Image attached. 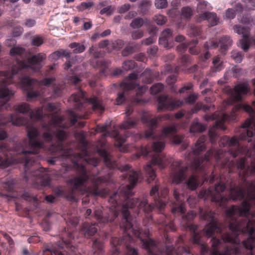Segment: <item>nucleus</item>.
Instances as JSON below:
<instances>
[{
    "instance_id": "nucleus-45",
    "label": "nucleus",
    "mask_w": 255,
    "mask_h": 255,
    "mask_svg": "<svg viewBox=\"0 0 255 255\" xmlns=\"http://www.w3.org/2000/svg\"><path fill=\"white\" fill-rule=\"evenodd\" d=\"M94 5V3L92 1L87 2H82L78 6V8L81 11H84L86 9H89Z\"/></svg>"
},
{
    "instance_id": "nucleus-4",
    "label": "nucleus",
    "mask_w": 255,
    "mask_h": 255,
    "mask_svg": "<svg viewBox=\"0 0 255 255\" xmlns=\"http://www.w3.org/2000/svg\"><path fill=\"white\" fill-rule=\"evenodd\" d=\"M130 168L131 166L128 164L125 165L121 168L122 171L129 170V174L128 175L129 184L120 189L119 197L121 200L126 202L130 200L129 203V205L132 204V200H136V201L133 202L134 207L129 209V210H132L137 216H139L141 214L144 213L145 216L151 221H153V219L152 216L149 214L150 212L155 209L158 210L161 212V214L157 220V223L164 227L165 230L167 231L168 229L173 231H175L176 228L173 221L169 219L165 214L162 213V210L164 208L166 203L168 200V189L164 187L159 191L160 184L156 180L154 186L152 187L150 191V196L153 199V203L148 204L146 198H143L142 201H139L138 198H132L133 196L132 190L140 177L141 172L139 171L130 170Z\"/></svg>"
},
{
    "instance_id": "nucleus-46",
    "label": "nucleus",
    "mask_w": 255,
    "mask_h": 255,
    "mask_svg": "<svg viewBox=\"0 0 255 255\" xmlns=\"http://www.w3.org/2000/svg\"><path fill=\"white\" fill-rule=\"evenodd\" d=\"M25 49L19 46L12 47L10 50V55L11 56L20 55L23 53Z\"/></svg>"
},
{
    "instance_id": "nucleus-40",
    "label": "nucleus",
    "mask_w": 255,
    "mask_h": 255,
    "mask_svg": "<svg viewBox=\"0 0 255 255\" xmlns=\"http://www.w3.org/2000/svg\"><path fill=\"white\" fill-rule=\"evenodd\" d=\"M164 88V85L160 83H158L154 84L150 89V93L152 95H156L161 92Z\"/></svg>"
},
{
    "instance_id": "nucleus-19",
    "label": "nucleus",
    "mask_w": 255,
    "mask_h": 255,
    "mask_svg": "<svg viewBox=\"0 0 255 255\" xmlns=\"http://www.w3.org/2000/svg\"><path fill=\"white\" fill-rule=\"evenodd\" d=\"M5 103L0 105V110L3 108ZM28 119L17 114H9L6 118L3 115L0 114V126H4L8 123H11L14 126H20L26 125L28 122Z\"/></svg>"
},
{
    "instance_id": "nucleus-9",
    "label": "nucleus",
    "mask_w": 255,
    "mask_h": 255,
    "mask_svg": "<svg viewBox=\"0 0 255 255\" xmlns=\"http://www.w3.org/2000/svg\"><path fill=\"white\" fill-rule=\"evenodd\" d=\"M43 55L39 54L27 59V61L17 60L16 65L12 67L11 71H0V99H5L6 102L13 96L14 92L9 89L7 86L16 83L15 76L19 72L32 69L36 70L39 68V63Z\"/></svg>"
},
{
    "instance_id": "nucleus-7",
    "label": "nucleus",
    "mask_w": 255,
    "mask_h": 255,
    "mask_svg": "<svg viewBox=\"0 0 255 255\" xmlns=\"http://www.w3.org/2000/svg\"><path fill=\"white\" fill-rule=\"evenodd\" d=\"M176 131V126L175 124L164 127L161 134L159 136L157 141L152 143L151 149H149V147H145L142 154L145 156H151L150 163L144 167L148 183L153 181L156 176L152 165H157L161 169L164 168L165 166V156L161 153L165 146L164 138L167 136L172 137V141L175 144H180L182 141L183 138L182 136L175 135Z\"/></svg>"
},
{
    "instance_id": "nucleus-13",
    "label": "nucleus",
    "mask_w": 255,
    "mask_h": 255,
    "mask_svg": "<svg viewBox=\"0 0 255 255\" xmlns=\"http://www.w3.org/2000/svg\"><path fill=\"white\" fill-rule=\"evenodd\" d=\"M173 196L175 201L171 203V212L174 216H180L184 221H189L192 220L195 215L193 211L189 212L185 214L186 210L185 209V203L184 201L183 195L179 194L176 189L173 190Z\"/></svg>"
},
{
    "instance_id": "nucleus-42",
    "label": "nucleus",
    "mask_w": 255,
    "mask_h": 255,
    "mask_svg": "<svg viewBox=\"0 0 255 255\" xmlns=\"http://www.w3.org/2000/svg\"><path fill=\"white\" fill-rule=\"evenodd\" d=\"M231 57L237 63H241L243 60L244 54L241 52L233 50L231 52Z\"/></svg>"
},
{
    "instance_id": "nucleus-34",
    "label": "nucleus",
    "mask_w": 255,
    "mask_h": 255,
    "mask_svg": "<svg viewBox=\"0 0 255 255\" xmlns=\"http://www.w3.org/2000/svg\"><path fill=\"white\" fill-rule=\"evenodd\" d=\"M206 129V126L199 122H194L190 128V131L192 133L202 132Z\"/></svg>"
},
{
    "instance_id": "nucleus-57",
    "label": "nucleus",
    "mask_w": 255,
    "mask_h": 255,
    "mask_svg": "<svg viewBox=\"0 0 255 255\" xmlns=\"http://www.w3.org/2000/svg\"><path fill=\"white\" fill-rule=\"evenodd\" d=\"M155 5L157 8H164L167 6V0H155Z\"/></svg>"
},
{
    "instance_id": "nucleus-25",
    "label": "nucleus",
    "mask_w": 255,
    "mask_h": 255,
    "mask_svg": "<svg viewBox=\"0 0 255 255\" xmlns=\"http://www.w3.org/2000/svg\"><path fill=\"white\" fill-rule=\"evenodd\" d=\"M173 40V31L170 28L164 29L159 38V44L164 48L170 47V44Z\"/></svg>"
},
{
    "instance_id": "nucleus-37",
    "label": "nucleus",
    "mask_w": 255,
    "mask_h": 255,
    "mask_svg": "<svg viewBox=\"0 0 255 255\" xmlns=\"http://www.w3.org/2000/svg\"><path fill=\"white\" fill-rule=\"evenodd\" d=\"M213 67H212L213 72H217L221 71L223 68V63L221 61L219 56H215L213 60Z\"/></svg>"
},
{
    "instance_id": "nucleus-32",
    "label": "nucleus",
    "mask_w": 255,
    "mask_h": 255,
    "mask_svg": "<svg viewBox=\"0 0 255 255\" xmlns=\"http://www.w3.org/2000/svg\"><path fill=\"white\" fill-rule=\"evenodd\" d=\"M22 198L33 204L35 208L39 206L40 200L38 199L37 196L33 195L31 192H25L22 195Z\"/></svg>"
},
{
    "instance_id": "nucleus-26",
    "label": "nucleus",
    "mask_w": 255,
    "mask_h": 255,
    "mask_svg": "<svg viewBox=\"0 0 255 255\" xmlns=\"http://www.w3.org/2000/svg\"><path fill=\"white\" fill-rule=\"evenodd\" d=\"M207 20L211 26L216 25L219 21L216 13L213 12H204L199 14L198 21Z\"/></svg>"
},
{
    "instance_id": "nucleus-12",
    "label": "nucleus",
    "mask_w": 255,
    "mask_h": 255,
    "mask_svg": "<svg viewBox=\"0 0 255 255\" xmlns=\"http://www.w3.org/2000/svg\"><path fill=\"white\" fill-rule=\"evenodd\" d=\"M70 100L78 105L77 108L79 109H82L84 107L85 103H89L92 105L94 111L102 113L105 110L101 100L95 96L87 98L85 93L81 90H79L77 93L73 94L70 97Z\"/></svg>"
},
{
    "instance_id": "nucleus-60",
    "label": "nucleus",
    "mask_w": 255,
    "mask_h": 255,
    "mask_svg": "<svg viewBox=\"0 0 255 255\" xmlns=\"http://www.w3.org/2000/svg\"><path fill=\"white\" fill-rule=\"evenodd\" d=\"M227 19H233L236 16V12L234 9L228 8L226 11L225 14Z\"/></svg>"
},
{
    "instance_id": "nucleus-30",
    "label": "nucleus",
    "mask_w": 255,
    "mask_h": 255,
    "mask_svg": "<svg viewBox=\"0 0 255 255\" xmlns=\"http://www.w3.org/2000/svg\"><path fill=\"white\" fill-rule=\"evenodd\" d=\"M233 41L229 36H223L219 39L220 51L225 53L232 46Z\"/></svg>"
},
{
    "instance_id": "nucleus-16",
    "label": "nucleus",
    "mask_w": 255,
    "mask_h": 255,
    "mask_svg": "<svg viewBox=\"0 0 255 255\" xmlns=\"http://www.w3.org/2000/svg\"><path fill=\"white\" fill-rule=\"evenodd\" d=\"M158 111H172L176 108L181 107L184 102L182 100H176L168 95H160L157 99Z\"/></svg>"
},
{
    "instance_id": "nucleus-47",
    "label": "nucleus",
    "mask_w": 255,
    "mask_h": 255,
    "mask_svg": "<svg viewBox=\"0 0 255 255\" xmlns=\"http://www.w3.org/2000/svg\"><path fill=\"white\" fill-rule=\"evenodd\" d=\"M219 45V40H212L206 42L204 44V47L206 49H214L217 48Z\"/></svg>"
},
{
    "instance_id": "nucleus-38",
    "label": "nucleus",
    "mask_w": 255,
    "mask_h": 255,
    "mask_svg": "<svg viewBox=\"0 0 255 255\" xmlns=\"http://www.w3.org/2000/svg\"><path fill=\"white\" fill-rule=\"evenodd\" d=\"M69 46L70 48L73 49V52L75 54L82 53L85 50L84 44L77 42H72L69 44Z\"/></svg>"
},
{
    "instance_id": "nucleus-61",
    "label": "nucleus",
    "mask_w": 255,
    "mask_h": 255,
    "mask_svg": "<svg viewBox=\"0 0 255 255\" xmlns=\"http://www.w3.org/2000/svg\"><path fill=\"white\" fill-rule=\"evenodd\" d=\"M125 138L123 137L120 139V141H118L116 144V146L120 148V150L124 152H127L128 151V149L126 147H123V144L125 142Z\"/></svg>"
},
{
    "instance_id": "nucleus-62",
    "label": "nucleus",
    "mask_w": 255,
    "mask_h": 255,
    "mask_svg": "<svg viewBox=\"0 0 255 255\" xmlns=\"http://www.w3.org/2000/svg\"><path fill=\"white\" fill-rule=\"evenodd\" d=\"M112 44L114 49H120L123 47L124 43L123 40L118 39L114 42Z\"/></svg>"
},
{
    "instance_id": "nucleus-35",
    "label": "nucleus",
    "mask_w": 255,
    "mask_h": 255,
    "mask_svg": "<svg viewBox=\"0 0 255 255\" xmlns=\"http://www.w3.org/2000/svg\"><path fill=\"white\" fill-rule=\"evenodd\" d=\"M43 254H47V255H69L67 252H59L55 248H51L49 245L43 250Z\"/></svg>"
},
{
    "instance_id": "nucleus-64",
    "label": "nucleus",
    "mask_w": 255,
    "mask_h": 255,
    "mask_svg": "<svg viewBox=\"0 0 255 255\" xmlns=\"http://www.w3.org/2000/svg\"><path fill=\"white\" fill-rule=\"evenodd\" d=\"M177 80L176 76L174 75L169 76L166 79V82L168 85H171L174 84Z\"/></svg>"
},
{
    "instance_id": "nucleus-36",
    "label": "nucleus",
    "mask_w": 255,
    "mask_h": 255,
    "mask_svg": "<svg viewBox=\"0 0 255 255\" xmlns=\"http://www.w3.org/2000/svg\"><path fill=\"white\" fill-rule=\"evenodd\" d=\"M185 183L187 187L191 190H195L198 186L197 178L194 175H191Z\"/></svg>"
},
{
    "instance_id": "nucleus-53",
    "label": "nucleus",
    "mask_w": 255,
    "mask_h": 255,
    "mask_svg": "<svg viewBox=\"0 0 255 255\" xmlns=\"http://www.w3.org/2000/svg\"><path fill=\"white\" fill-rule=\"evenodd\" d=\"M197 99V96L195 93L190 94L187 97L185 98V102L186 103L193 104Z\"/></svg>"
},
{
    "instance_id": "nucleus-59",
    "label": "nucleus",
    "mask_w": 255,
    "mask_h": 255,
    "mask_svg": "<svg viewBox=\"0 0 255 255\" xmlns=\"http://www.w3.org/2000/svg\"><path fill=\"white\" fill-rule=\"evenodd\" d=\"M143 36V32L141 30H134L131 33V37L133 39L141 38Z\"/></svg>"
},
{
    "instance_id": "nucleus-56",
    "label": "nucleus",
    "mask_w": 255,
    "mask_h": 255,
    "mask_svg": "<svg viewBox=\"0 0 255 255\" xmlns=\"http://www.w3.org/2000/svg\"><path fill=\"white\" fill-rule=\"evenodd\" d=\"M246 4V8L248 10L255 9V0H242Z\"/></svg>"
},
{
    "instance_id": "nucleus-50",
    "label": "nucleus",
    "mask_w": 255,
    "mask_h": 255,
    "mask_svg": "<svg viewBox=\"0 0 255 255\" xmlns=\"http://www.w3.org/2000/svg\"><path fill=\"white\" fill-rule=\"evenodd\" d=\"M150 5V3L149 1H142L139 6V8L140 9L141 12L143 14L145 13L149 9Z\"/></svg>"
},
{
    "instance_id": "nucleus-54",
    "label": "nucleus",
    "mask_w": 255,
    "mask_h": 255,
    "mask_svg": "<svg viewBox=\"0 0 255 255\" xmlns=\"http://www.w3.org/2000/svg\"><path fill=\"white\" fill-rule=\"evenodd\" d=\"M62 89L59 86H54L53 87V92L52 97L54 98L61 96L62 94Z\"/></svg>"
},
{
    "instance_id": "nucleus-31",
    "label": "nucleus",
    "mask_w": 255,
    "mask_h": 255,
    "mask_svg": "<svg viewBox=\"0 0 255 255\" xmlns=\"http://www.w3.org/2000/svg\"><path fill=\"white\" fill-rule=\"evenodd\" d=\"M139 121L138 118H128L121 126L122 128L127 129L135 128Z\"/></svg>"
},
{
    "instance_id": "nucleus-5",
    "label": "nucleus",
    "mask_w": 255,
    "mask_h": 255,
    "mask_svg": "<svg viewBox=\"0 0 255 255\" xmlns=\"http://www.w3.org/2000/svg\"><path fill=\"white\" fill-rule=\"evenodd\" d=\"M200 218L208 223L205 228L200 232L198 226L193 224H186L192 232V240L196 244L200 246L201 255H236L239 252L238 247H228L226 246L223 252L219 251L222 244L229 243L225 242L223 236L232 232H223L222 227L215 216V213L209 208L199 207Z\"/></svg>"
},
{
    "instance_id": "nucleus-11",
    "label": "nucleus",
    "mask_w": 255,
    "mask_h": 255,
    "mask_svg": "<svg viewBox=\"0 0 255 255\" xmlns=\"http://www.w3.org/2000/svg\"><path fill=\"white\" fill-rule=\"evenodd\" d=\"M138 78V74L133 72L129 74L126 82L121 83V87L124 91L118 94L116 101L117 105H120L123 104L126 100L125 95L127 92L134 89H136V97L133 99L134 102L136 103H140L143 102L140 97L147 91L148 87L146 85L139 86V84L136 82Z\"/></svg>"
},
{
    "instance_id": "nucleus-29",
    "label": "nucleus",
    "mask_w": 255,
    "mask_h": 255,
    "mask_svg": "<svg viewBox=\"0 0 255 255\" xmlns=\"http://www.w3.org/2000/svg\"><path fill=\"white\" fill-rule=\"evenodd\" d=\"M207 137L205 135H202L198 138L195 144L194 147L193 148L194 154L199 155L201 152L205 150V141Z\"/></svg>"
},
{
    "instance_id": "nucleus-22",
    "label": "nucleus",
    "mask_w": 255,
    "mask_h": 255,
    "mask_svg": "<svg viewBox=\"0 0 255 255\" xmlns=\"http://www.w3.org/2000/svg\"><path fill=\"white\" fill-rule=\"evenodd\" d=\"M89 52L91 54H92L94 57L91 61L93 66L101 68L103 70L108 67V64L107 61L103 59H98L100 53L98 51L96 47L94 46H91L89 49Z\"/></svg>"
},
{
    "instance_id": "nucleus-14",
    "label": "nucleus",
    "mask_w": 255,
    "mask_h": 255,
    "mask_svg": "<svg viewBox=\"0 0 255 255\" xmlns=\"http://www.w3.org/2000/svg\"><path fill=\"white\" fill-rule=\"evenodd\" d=\"M172 119V117L169 114L159 115L157 117L153 118L150 115H143L141 117V121L143 124H146L148 128L145 131V137L154 138V130L157 127L158 122L166 120L171 121Z\"/></svg>"
},
{
    "instance_id": "nucleus-52",
    "label": "nucleus",
    "mask_w": 255,
    "mask_h": 255,
    "mask_svg": "<svg viewBox=\"0 0 255 255\" xmlns=\"http://www.w3.org/2000/svg\"><path fill=\"white\" fill-rule=\"evenodd\" d=\"M154 20L158 25H163L167 21V18L165 16L162 15H157L154 17Z\"/></svg>"
},
{
    "instance_id": "nucleus-33",
    "label": "nucleus",
    "mask_w": 255,
    "mask_h": 255,
    "mask_svg": "<svg viewBox=\"0 0 255 255\" xmlns=\"http://www.w3.org/2000/svg\"><path fill=\"white\" fill-rule=\"evenodd\" d=\"M152 72L150 69H146L141 74L142 81L146 84H150L153 81Z\"/></svg>"
},
{
    "instance_id": "nucleus-24",
    "label": "nucleus",
    "mask_w": 255,
    "mask_h": 255,
    "mask_svg": "<svg viewBox=\"0 0 255 255\" xmlns=\"http://www.w3.org/2000/svg\"><path fill=\"white\" fill-rule=\"evenodd\" d=\"M97 152L103 158L104 162L107 167L110 169H113L117 167V161L113 160L112 157L106 149L98 148Z\"/></svg>"
},
{
    "instance_id": "nucleus-63",
    "label": "nucleus",
    "mask_w": 255,
    "mask_h": 255,
    "mask_svg": "<svg viewBox=\"0 0 255 255\" xmlns=\"http://www.w3.org/2000/svg\"><path fill=\"white\" fill-rule=\"evenodd\" d=\"M62 55V51H56L54 52L50 55V58L52 60H57L60 57H61Z\"/></svg>"
},
{
    "instance_id": "nucleus-3",
    "label": "nucleus",
    "mask_w": 255,
    "mask_h": 255,
    "mask_svg": "<svg viewBox=\"0 0 255 255\" xmlns=\"http://www.w3.org/2000/svg\"><path fill=\"white\" fill-rule=\"evenodd\" d=\"M119 192H115L111 195L108 202L110 204L108 212H103L101 208H97L94 211L95 218L100 223H106L114 221L118 216L122 217L121 222L120 223V227L123 231L125 235L122 238L112 237L111 239V244L113 248V255L119 253L118 247L125 244L127 248V255H137V250L133 248H131L127 243L126 240H132V235L140 239L142 247L148 253V255H161V253H157L158 248L156 242L148 237V232H145L144 234L146 238L142 239L141 237L142 229L139 227L136 229L133 227L132 223V217L130 215L129 209L134 207L133 202L129 205L130 200L127 202L122 201L119 197ZM136 201L134 199L132 202Z\"/></svg>"
},
{
    "instance_id": "nucleus-10",
    "label": "nucleus",
    "mask_w": 255,
    "mask_h": 255,
    "mask_svg": "<svg viewBox=\"0 0 255 255\" xmlns=\"http://www.w3.org/2000/svg\"><path fill=\"white\" fill-rule=\"evenodd\" d=\"M41 54L43 55V58L39 63V68L36 70L29 69L28 70L21 71V72H18L16 76H15V80L16 81V84L20 85L22 89L26 91V96L28 98H34L38 97L40 95V92L38 90V89L41 85H44L48 86L50 85L54 81L55 78L53 77L51 78H45L40 81L35 79L30 78L27 75H30L31 72H37L40 70L41 67V62L45 59L46 55L43 53H38L37 55ZM36 55V54H35ZM35 55L31 56L33 57ZM30 57H28L26 60L24 61H27V59ZM18 60V59L16 60Z\"/></svg>"
},
{
    "instance_id": "nucleus-15",
    "label": "nucleus",
    "mask_w": 255,
    "mask_h": 255,
    "mask_svg": "<svg viewBox=\"0 0 255 255\" xmlns=\"http://www.w3.org/2000/svg\"><path fill=\"white\" fill-rule=\"evenodd\" d=\"M79 221V218L77 217H70L66 220L68 231L67 235L68 239L63 238L61 243L56 244L59 249H63L66 247L67 249L74 251L75 248L72 244V240L74 239V235L72 233L73 230L71 228H75L78 225Z\"/></svg>"
},
{
    "instance_id": "nucleus-27",
    "label": "nucleus",
    "mask_w": 255,
    "mask_h": 255,
    "mask_svg": "<svg viewBox=\"0 0 255 255\" xmlns=\"http://www.w3.org/2000/svg\"><path fill=\"white\" fill-rule=\"evenodd\" d=\"M166 255H181L183 253L190 254V248L186 246H179L176 249L173 246H166Z\"/></svg>"
},
{
    "instance_id": "nucleus-21",
    "label": "nucleus",
    "mask_w": 255,
    "mask_h": 255,
    "mask_svg": "<svg viewBox=\"0 0 255 255\" xmlns=\"http://www.w3.org/2000/svg\"><path fill=\"white\" fill-rule=\"evenodd\" d=\"M171 173L173 175V182L179 183L183 181L185 177L187 167L181 166L180 161H175L171 165Z\"/></svg>"
},
{
    "instance_id": "nucleus-49",
    "label": "nucleus",
    "mask_w": 255,
    "mask_h": 255,
    "mask_svg": "<svg viewBox=\"0 0 255 255\" xmlns=\"http://www.w3.org/2000/svg\"><path fill=\"white\" fill-rule=\"evenodd\" d=\"M191 57L189 55H183L180 58L179 62L183 66H188L191 63Z\"/></svg>"
},
{
    "instance_id": "nucleus-17",
    "label": "nucleus",
    "mask_w": 255,
    "mask_h": 255,
    "mask_svg": "<svg viewBox=\"0 0 255 255\" xmlns=\"http://www.w3.org/2000/svg\"><path fill=\"white\" fill-rule=\"evenodd\" d=\"M11 148L6 144H0V166L7 167L12 164L18 163Z\"/></svg>"
},
{
    "instance_id": "nucleus-58",
    "label": "nucleus",
    "mask_w": 255,
    "mask_h": 255,
    "mask_svg": "<svg viewBox=\"0 0 255 255\" xmlns=\"http://www.w3.org/2000/svg\"><path fill=\"white\" fill-rule=\"evenodd\" d=\"M134 48L132 46H128L125 47L122 51V54L124 56H127L134 52Z\"/></svg>"
},
{
    "instance_id": "nucleus-48",
    "label": "nucleus",
    "mask_w": 255,
    "mask_h": 255,
    "mask_svg": "<svg viewBox=\"0 0 255 255\" xmlns=\"http://www.w3.org/2000/svg\"><path fill=\"white\" fill-rule=\"evenodd\" d=\"M192 15V10L189 7H184L181 9V16L185 18H190Z\"/></svg>"
},
{
    "instance_id": "nucleus-1",
    "label": "nucleus",
    "mask_w": 255,
    "mask_h": 255,
    "mask_svg": "<svg viewBox=\"0 0 255 255\" xmlns=\"http://www.w3.org/2000/svg\"><path fill=\"white\" fill-rule=\"evenodd\" d=\"M240 109L244 110L252 117L239 128L241 133L238 137L225 135L220 139V146L227 147V150L211 148L204 157L195 158L191 165L193 169L205 173L207 166L213 161L215 162L210 182L213 183L216 180L219 182L213 187L201 189L198 197L205 200L210 199L222 208H226L230 200L244 199L246 192L243 187L254 183L247 181V177L255 175V111L249 105L240 104L229 114L220 115L215 112L205 116L208 121L216 120L208 132L210 141L214 144L218 138V129L225 130L224 123L235 121L236 112Z\"/></svg>"
},
{
    "instance_id": "nucleus-6",
    "label": "nucleus",
    "mask_w": 255,
    "mask_h": 255,
    "mask_svg": "<svg viewBox=\"0 0 255 255\" xmlns=\"http://www.w3.org/2000/svg\"><path fill=\"white\" fill-rule=\"evenodd\" d=\"M74 165L76 168V176L68 181L72 188L67 190L62 186L55 187L53 192L56 197L75 201V190L81 191L82 194L88 192L93 196L106 197L109 195V190L107 188L103 187L101 185L107 182L105 177L92 174L89 170L88 167H85L76 162H74Z\"/></svg>"
},
{
    "instance_id": "nucleus-20",
    "label": "nucleus",
    "mask_w": 255,
    "mask_h": 255,
    "mask_svg": "<svg viewBox=\"0 0 255 255\" xmlns=\"http://www.w3.org/2000/svg\"><path fill=\"white\" fill-rule=\"evenodd\" d=\"M234 31L239 34H242L244 39L240 40L242 48L245 51H247L250 45V41L253 42L255 45V38H251L249 40L248 38L250 35V28L248 26H242L240 25H235L233 27Z\"/></svg>"
},
{
    "instance_id": "nucleus-8",
    "label": "nucleus",
    "mask_w": 255,
    "mask_h": 255,
    "mask_svg": "<svg viewBox=\"0 0 255 255\" xmlns=\"http://www.w3.org/2000/svg\"><path fill=\"white\" fill-rule=\"evenodd\" d=\"M55 136L58 140V143L57 144H51L49 149L52 154L57 156H54L48 160L50 164L54 165L57 159L59 157L63 160L69 159L71 161L72 165L76 172V168L74 165V162L83 165L85 167L92 165L94 168H95L99 163L100 160L98 158L88 157L89 152L86 147H84L80 152H75L71 148H65L62 142L66 139L68 135L64 130H57L55 133Z\"/></svg>"
},
{
    "instance_id": "nucleus-2",
    "label": "nucleus",
    "mask_w": 255,
    "mask_h": 255,
    "mask_svg": "<svg viewBox=\"0 0 255 255\" xmlns=\"http://www.w3.org/2000/svg\"><path fill=\"white\" fill-rule=\"evenodd\" d=\"M70 123L69 125L63 124V118L58 115H53L48 123H43L42 128L46 130L42 134L43 140L38 129L35 127H29L27 130L28 140L25 139L17 141L11 148L19 163L23 164L24 178L26 181L31 180L34 183L41 186L50 185V176L43 168H39L34 159V154H38L40 149L44 147V142L52 141L53 137L51 131V127H60L67 128L74 126L78 119H86V115H79L73 111H68Z\"/></svg>"
},
{
    "instance_id": "nucleus-41",
    "label": "nucleus",
    "mask_w": 255,
    "mask_h": 255,
    "mask_svg": "<svg viewBox=\"0 0 255 255\" xmlns=\"http://www.w3.org/2000/svg\"><path fill=\"white\" fill-rule=\"evenodd\" d=\"M144 23V20L141 17H137L133 19L130 24V26L133 28H138L141 27Z\"/></svg>"
},
{
    "instance_id": "nucleus-51",
    "label": "nucleus",
    "mask_w": 255,
    "mask_h": 255,
    "mask_svg": "<svg viewBox=\"0 0 255 255\" xmlns=\"http://www.w3.org/2000/svg\"><path fill=\"white\" fill-rule=\"evenodd\" d=\"M14 183L11 180H8L3 184L4 189L9 192H12L14 189Z\"/></svg>"
},
{
    "instance_id": "nucleus-44",
    "label": "nucleus",
    "mask_w": 255,
    "mask_h": 255,
    "mask_svg": "<svg viewBox=\"0 0 255 255\" xmlns=\"http://www.w3.org/2000/svg\"><path fill=\"white\" fill-rule=\"evenodd\" d=\"M31 43L33 46H39L43 43V39L39 35H35L31 37Z\"/></svg>"
},
{
    "instance_id": "nucleus-18",
    "label": "nucleus",
    "mask_w": 255,
    "mask_h": 255,
    "mask_svg": "<svg viewBox=\"0 0 255 255\" xmlns=\"http://www.w3.org/2000/svg\"><path fill=\"white\" fill-rule=\"evenodd\" d=\"M13 109L15 112L18 113H29L30 119L41 120L44 117L42 108H38L34 110H32L30 105L26 103H22L20 104L14 105Z\"/></svg>"
},
{
    "instance_id": "nucleus-39",
    "label": "nucleus",
    "mask_w": 255,
    "mask_h": 255,
    "mask_svg": "<svg viewBox=\"0 0 255 255\" xmlns=\"http://www.w3.org/2000/svg\"><path fill=\"white\" fill-rule=\"evenodd\" d=\"M92 248L94 254L100 253L103 248V242L98 239H95L93 241Z\"/></svg>"
},
{
    "instance_id": "nucleus-28",
    "label": "nucleus",
    "mask_w": 255,
    "mask_h": 255,
    "mask_svg": "<svg viewBox=\"0 0 255 255\" xmlns=\"http://www.w3.org/2000/svg\"><path fill=\"white\" fill-rule=\"evenodd\" d=\"M97 232V228L95 223L90 224L85 222L83 224L81 229V233L84 234L85 237L87 238H89L94 236Z\"/></svg>"
},
{
    "instance_id": "nucleus-55",
    "label": "nucleus",
    "mask_w": 255,
    "mask_h": 255,
    "mask_svg": "<svg viewBox=\"0 0 255 255\" xmlns=\"http://www.w3.org/2000/svg\"><path fill=\"white\" fill-rule=\"evenodd\" d=\"M114 10V8L112 7V6L109 5L102 8L100 10V13L101 14H106L107 15H110L113 13Z\"/></svg>"
},
{
    "instance_id": "nucleus-23",
    "label": "nucleus",
    "mask_w": 255,
    "mask_h": 255,
    "mask_svg": "<svg viewBox=\"0 0 255 255\" xmlns=\"http://www.w3.org/2000/svg\"><path fill=\"white\" fill-rule=\"evenodd\" d=\"M250 91V87L247 83H242L236 85L233 89L232 96L235 101L242 100V95L247 94Z\"/></svg>"
},
{
    "instance_id": "nucleus-43",
    "label": "nucleus",
    "mask_w": 255,
    "mask_h": 255,
    "mask_svg": "<svg viewBox=\"0 0 255 255\" xmlns=\"http://www.w3.org/2000/svg\"><path fill=\"white\" fill-rule=\"evenodd\" d=\"M136 66V63L132 60L126 61L123 64V68L126 71L133 69Z\"/></svg>"
}]
</instances>
